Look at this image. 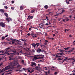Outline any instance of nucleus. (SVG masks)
Instances as JSON below:
<instances>
[{
	"label": "nucleus",
	"instance_id": "nucleus-28",
	"mask_svg": "<svg viewBox=\"0 0 75 75\" xmlns=\"http://www.w3.org/2000/svg\"><path fill=\"white\" fill-rule=\"evenodd\" d=\"M19 67H20V64H17V68H19Z\"/></svg>",
	"mask_w": 75,
	"mask_h": 75
},
{
	"label": "nucleus",
	"instance_id": "nucleus-63",
	"mask_svg": "<svg viewBox=\"0 0 75 75\" xmlns=\"http://www.w3.org/2000/svg\"><path fill=\"white\" fill-rule=\"evenodd\" d=\"M69 17H70V18H71V17H72V16L71 15H70L69 16Z\"/></svg>",
	"mask_w": 75,
	"mask_h": 75
},
{
	"label": "nucleus",
	"instance_id": "nucleus-16",
	"mask_svg": "<svg viewBox=\"0 0 75 75\" xmlns=\"http://www.w3.org/2000/svg\"><path fill=\"white\" fill-rule=\"evenodd\" d=\"M35 68L36 69H38H38H41V68H40V67H38V66L35 67Z\"/></svg>",
	"mask_w": 75,
	"mask_h": 75
},
{
	"label": "nucleus",
	"instance_id": "nucleus-46",
	"mask_svg": "<svg viewBox=\"0 0 75 75\" xmlns=\"http://www.w3.org/2000/svg\"><path fill=\"white\" fill-rule=\"evenodd\" d=\"M27 35H28L29 36H30V33H28V34H27Z\"/></svg>",
	"mask_w": 75,
	"mask_h": 75
},
{
	"label": "nucleus",
	"instance_id": "nucleus-45",
	"mask_svg": "<svg viewBox=\"0 0 75 75\" xmlns=\"http://www.w3.org/2000/svg\"><path fill=\"white\" fill-rule=\"evenodd\" d=\"M12 4H13V3H14V1H12Z\"/></svg>",
	"mask_w": 75,
	"mask_h": 75
},
{
	"label": "nucleus",
	"instance_id": "nucleus-10",
	"mask_svg": "<svg viewBox=\"0 0 75 75\" xmlns=\"http://www.w3.org/2000/svg\"><path fill=\"white\" fill-rule=\"evenodd\" d=\"M37 52H42V50H41V49H40V48H38L37 50Z\"/></svg>",
	"mask_w": 75,
	"mask_h": 75
},
{
	"label": "nucleus",
	"instance_id": "nucleus-32",
	"mask_svg": "<svg viewBox=\"0 0 75 75\" xmlns=\"http://www.w3.org/2000/svg\"><path fill=\"white\" fill-rule=\"evenodd\" d=\"M70 47H69V48H64V50H68V49H69V48Z\"/></svg>",
	"mask_w": 75,
	"mask_h": 75
},
{
	"label": "nucleus",
	"instance_id": "nucleus-52",
	"mask_svg": "<svg viewBox=\"0 0 75 75\" xmlns=\"http://www.w3.org/2000/svg\"><path fill=\"white\" fill-rule=\"evenodd\" d=\"M61 20V18H59L58 19V21H60Z\"/></svg>",
	"mask_w": 75,
	"mask_h": 75
},
{
	"label": "nucleus",
	"instance_id": "nucleus-38",
	"mask_svg": "<svg viewBox=\"0 0 75 75\" xmlns=\"http://www.w3.org/2000/svg\"><path fill=\"white\" fill-rule=\"evenodd\" d=\"M11 9H12V10H14V8L13 7H11Z\"/></svg>",
	"mask_w": 75,
	"mask_h": 75
},
{
	"label": "nucleus",
	"instance_id": "nucleus-13",
	"mask_svg": "<svg viewBox=\"0 0 75 75\" xmlns=\"http://www.w3.org/2000/svg\"><path fill=\"white\" fill-rule=\"evenodd\" d=\"M52 68L54 69H51L52 70V71H55V70H56V69H56V68H56L55 67H54V66H52Z\"/></svg>",
	"mask_w": 75,
	"mask_h": 75
},
{
	"label": "nucleus",
	"instance_id": "nucleus-62",
	"mask_svg": "<svg viewBox=\"0 0 75 75\" xmlns=\"http://www.w3.org/2000/svg\"><path fill=\"white\" fill-rule=\"evenodd\" d=\"M10 20L11 21H12V19L9 18V20Z\"/></svg>",
	"mask_w": 75,
	"mask_h": 75
},
{
	"label": "nucleus",
	"instance_id": "nucleus-39",
	"mask_svg": "<svg viewBox=\"0 0 75 75\" xmlns=\"http://www.w3.org/2000/svg\"><path fill=\"white\" fill-rule=\"evenodd\" d=\"M61 13H59L58 14H57L55 16H58V15H59V14H61Z\"/></svg>",
	"mask_w": 75,
	"mask_h": 75
},
{
	"label": "nucleus",
	"instance_id": "nucleus-50",
	"mask_svg": "<svg viewBox=\"0 0 75 75\" xmlns=\"http://www.w3.org/2000/svg\"><path fill=\"white\" fill-rule=\"evenodd\" d=\"M32 36L33 37H37V35H35L34 36V35H32Z\"/></svg>",
	"mask_w": 75,
	"mask_h": 75
},
{
	"label": "nucleus",
	"instance_id": "nucleus-8",
	"mask_svg": "<svg viewBox=\"0 0 75 75\" xmlns=\"http://www.w3.org/2000/svg\"><path fill=\"white\" fill-rule=\"evenodd\" d=\"M28 69L27 70H28V72H30V73H32V72H34V70H31V68H28Z\"/></svg>",
	"mask_w": 75,
	"mask_h": 75
},
{
	"label": "nucleus",
	"instance_id": "nucleus-20",
	"mask_svg": "<svg viewBox=\"0 0 75 75\" xmlns=\"http://www.w3.org/2000/svg\"><path fill=\"white\" fill-rule=\"evenodd\" d=\"M4 14L5 16H6V17H7V18H8V14L6 13H4Z\"/></svg>",
	"mask_w": 75,
	"mask_h": 75
},
{
	"label": "nucleus",
	"instance_id": "nucleus-11",
	"mask_svg": "<svg viewBox=\"0 0 75 75\" xmlns=\"http://www.w3.org/2000/svg\"><path fill=\"white\" fill-rule=\"evenodd\" d=\"M56 54L57 55H65L64 53H57Z\"/></svg>",
	"mask_w": 75,
	"mask_h": 75
},
{
	"label": "nucleus",
	"instance_id": "nucleus-57",
	"mask_svg": "<svg viewBox=\"0 0 75 75\" xmlns=\"http://www.w3.org/2000/svg\"><path fill=\"white\" fill-rule=\"evenodd\" d=\"M20 52L21 53H22L23 52V50H21V51H20Z\"/></svg>",
	"mask_w": 75,
	"mask_h": 75
},
{
	"label": "nucleus",
	"instance_id": "nucleus-47",
	"mask_svg": "<svg viewBox=\"0 0 75 75\" xmlns=\"http://www.w3.org/2000/svg\"><path fill=\"white\" fill-rule=\"evenodd\" d=\"M71 59L72 60H75V59H74V58H71Z\"/></svg>",
	"mask_w": 75,
	"mask_h": 75
},
{
	"label": "nucleus",
	"instance_id": "nucleus-59",
	"mask_svg": "<svg viewBox=\"0 0 75 75\" xmlns=\"http://www.w3.org/2000/svg\"><path fill=\"white\" fill-rule=\"evenodd\" d=\"M8 36V35H6V36H5V37H6V38Z\"/></svg>",
	"mask_w": 75,
	"mask_h": 75
},
{
	"label": "nucleus",
	"instance_id": "nucleus-27",
	"mask_svg": "<svg viewBox=\"0 0 75 75\" xmlns=\"http://www.w3.org/2000/svg\"><path fill=\"white\" fill-rule=\"evenodd\" d=\"M48 5H45V8H46V9H47L48 8V6H47Z\"/></svg>",
	"mask_w": 75,
	"mask_h": 75
},
{
	"label": "nucleus",
	"instance_id": "nucleus-56",
	"mask_svg": "<svg viewBox=\"0 0 75 75\" xmlns=\"http://www.w3.org/2000/svg\"><path fill=\"white\" fill-rule=\"evenodd\" d=\"M24 44L25 45H27V43H24Z\"/></svg>",
	"mask_w": 75,
	"mask_h": 75
},
{
	"label": "nucleus",
	"instance_id": "nucleus-61",
	"mask_svg": "<svg viewBox=\"0 0 75 75\" xmlns=\"http://www.w3.org/2000/svg\"><path fill=\"white\" fill-rule=\"evenodd\" d=\"M65 19H63V21H64V22H65Z\"/></svg>",
	"mask_w": 75,
	"mask_h": 75
},
{
	"label": "nucleus",
	"instance_id": "nucleus-60",
	"mask_svg": "<svg viewBox=\"0 0 75 75\" xmlns=\"http://www.w3.org/2000/svg\"><path fill=\"white\" fill-rule=\"evenodd\" d=\"M4 72L3 73H2V74H1V75H4Z\"/></svg>",
	"mask_w": 75,
	"mask_h": 75
},
{
	"label": "nucleus",
	"instance_id": "nucleus-53",
	"mask_svg": "<svg viewBox=\"0 0 75 75\" xmlns=\"http://www.w3.org/2000/svg\"><path fill=\"white\" fill-rule=\"evenodd\" d=\"M8 28H11V27L10 26H8Z\"/></svg>",
	"mask_w": 75,
	"mask_h": 75
},
{
	"label": "nucleus",
	"instance_id": "nucleus-36",
	"mask_svg": "<svg viewBox=\"0 0 75 75\" xmlns=\"http://www.w3.org/2000/svg\"><path fill=\"white\" fill-rule=\"evenodd\" d=\"M4 7L5 8H6V9H7L8 8V7L6 6H4Z\"/></svg>",
	"mask_w": 75,
	"mask_h": 75
},
{
	"label": "nucleus",
	"instance_id": "nucleus-31",
	"mask_svg": "<svg viewBox=\"0 0 75 75\" xmlns=\"http://www.w3.org/2000/svg\"><path fill=\"white\" fill-rule=\"evenodd\" d=\"M5 38V37H4V36H3L2 38H1V39L2 40H4Z\"/></svg>",
	"mask_w": 75,
	"mask_h": 75
},
{
	"label": "nucleus",
	"instance_id": "nucleus-18",
	"mask_svg": "<svg viewBox=\"0 0 75 75\" xmlns=\"http://www.w3.org/2000/svg\"><path fill=\"white\" fill-rule=\"evenodd\" d=\"M44 59H42V60H41L40 61H38V62H44Z\"/></svg>",
	"mask_w": 75,
	"mask_h": 75
},
{
	"label": "nucleus",
	"instance_id": "nucleus-6",
	"mask_svg": "<svg viewBox=\"0 0 75 75\" xmlns=\"http://www.w3.org/2000/svg\"><path fill=\"white\" fill-rule=\"evenodd\" d=\"M10 47H8L5 50V51H6L5 52H4L2 51V53H3V54L4 53L6 54H7L8 52V51H9V50H8V49H10Z\"/></svg>",
	"mask_w": 75,
	"mask_h": 75
},
{
	"label": "nucleus",
	"instance_id": "nucleus-49",
	"mask_svg": "<svg viewBox=\"0 0 75 75\" xmlns=\"http://www.w3.org/2000/svg\"><path fill=\"white\" fill-rule=\"evenodd\" d=\"M45 74H46V75H48V74H48V72H45Z\"/></svg>",
	"mask_w": 75,
	"mask_h": 75
},
{
	"label": "nucleus",
	"instance_id": "nucleus-54",
	"mask_svg": "<svg viewBox=\"0 0 75 75\" xmlns=\"http://www.w3.org/2000/svg\"><path fill=\"white\" fill-rule=\"evenodd\" d=\"M50 14H50V13H49L46 14V15H50Z\"/></svg>",
	"mask_w": 75,
	"mask_h": 75
},
{
	"label": "nucleus",
	"instance_id": "nucleus-12",
	"mask_svg": "<svg viewBox=\"0 0 75 75\" xmlns=\"http://www.w3.org/2000/svg\"><path fill=\"white\" fill-rule=\"evenodd\" d=\"M28 18H29V20H30L31 19H32V18H33V16H28Z\"/></svg>",
	"mask_w": 75,
	"mask_h": 75
},
{
	"label": "nucleus",
	"instance_id": "nucleus-1",
	"mask_svg": "<svg viewBox=\"0 0 75 75\" xmlns=\"http://www.w3.org/2000/svg\"><path fill=\"white\" fill-rule=\"evenodd\" d=\"M13 64H11V65H9L8 66L2 69V70L0 72H4V71L5 70H7V69H11L10 70H9L8 71H7L6 72H10V71H13V67H14L15 66V64H16V62H13Z\"/></svg>",
	"mask_w": 75,
	"mask_h": 75
},
{
	"label": "nucleus",
	"instance_id": "nucleus-37",
	"mask_svg": "<svg viewBox=\"0 0 75 75\" xmlns=\"http://www.w3.org/2000/svg\"><path fill=\"white\" fill-rule=\"evenodd\" d=\"M13 53H12V54H14H14H15V53H16V50H15L13 51Z\"/></svg>",
	"mask_w": 75,
	"mask_h": 75
},
{
	"label": "nucleus",
	"instance_id": "nucleus-34",
	"mask_svg": "<svg viewBox=\"0 0 75 75\" xmlns=\"http://www.w3.org/2000/svg\"><path fill=\"white\" fill-rule=\"evenodd\" d=\"M8 39V41H10V40H11V42H12V41L13 40V39H12V38H11L10 39Z\"/></svg>",
	"mask_w": 75,
	"mask_h": 75
},
{
	"label": "nucleus",
	"instance_id": "nucleus-14",
	"mask_svg": "<svg viewBox=\"0 0 75 75\" xmlns=\"http://www.w3.org/2000/svg\"><path fill=\"white\" fill-rule=\"evenodd\" d=\"M0 11H1V12L2 13H4L5 12L4 10L3 9H0Z\"/></svg>",
	"mask_w": 75,
	"mask_h": 75
},
{
	"label": "nucleus",
	"instance_id": "nucleus-58",
	"mask_svg": "<svg viewBox=\"0 0 75 75\" xmlns=\"http://www.w3.org/2000/svg\"><path fill=\"white\" fill-rule=\"evenodd\" d=\"M58 56L57 55H56V57H55L56 58H58Z\"/></svg>",
	"mask_w": 75,
	"mask_h": 75
},
{
	"label": "nucleus",
	"instance_id": "nucleus-43",
	"mask_svg": "<svg viewBox=\"0 0 75 75\" xmlns=\"http://www.w3.org/2000/svg\"><path fill=\"white\" fill-rule=\"evenodd\" d=\"M11 74V72H10L9 73H7V74L8 75V74Z\"/></svg>",
	"mask_w": 75,
	"mask_h": 75
},
{
	"label": "nucleus",
	"instance_id": "nucleus-25",
	"mask_svg": "<svg viewBox=\"0 0 75 75\" xmlns=\"http://www.w3.org/2000/svg\"><path fill=\"white\" fill-rule=\"evenodd\" d=\"M23 7L22 6H20V10H23Z\"/></svg>",
	"mask_w": 75,
	"mask_h": 75
},
{
	"label": "nucleus",
	"instance_id": "nucleus-7",
	"mask_svg": "<svg viewBox=\"0 0 75 75\" xmlns=\"http://www.w3.org/2000/svg\"><path fill=\"white\" fill-rule=\"evenodd\" d=\"M0 25L2 27H4L6 26V24L3 22H0Z\"/></svg>",
	"mask_w": 75,
	"mask_h": 75
},
{
	"label": "nucleus",
	"instance_id": "nucleus-19",
	"mask_svg": "<svg viewBox=\"0 0 75 75\" xmlns=\"http://www.w3.org/2000/svg\"><path fill=\"white\" fill-rule=\"evenodd\" d=\"M74 50V48H73L71 50H70L69 51V52H72V51H73V50Z\"/></svg>",
	"mask_w": 75,
	"mask_h": 75
},
{
	"label": "nucleus",
	"instance_id": "nucleus-9",
	"mask_svg": "<svg viewBox=\"0 0 75 75\" xmlns=\"http://www.w3.org/2000/svg\"><path fill=\"white\" fill-rule=\"evenodd\" d=\"M31 65L32 67H34V66H36L37 65H36V63H35L34 62H32L31 63Z\"/></svg>",
	"mask_w": 75,
	"mask_h": 75
},
{
	"label": "nucleus",
	"instance_id": "nucleus-15",
	"mask_svg": "<svg viewBox=\"0 0 75 75\" xmlns=\"http://www.w3.org/2000/svg\"><path fill=\"white\" fill-rule=\"evenodd\" d=\"M37 56H34V58L33 59V60L34 61L35 60H36V59H37Z\"/></svg>",
	"mask_w": 75,
	"mask_h": 75
},
{
	"label": "nucleus",
	"instance_id": "nucleus-3",
	"mask_svg": "<svg viewBox=\"0 0 75 75\" xmlns=\"http://www.w3.org/2000/svg\"><path fill=\"white\" fill-rule=\"evenodd\" d=\"M35 56L37 57L38 59H43V58L44 57V55L42 54L35 55Z\"/></svg>",
	"mask_w": 75,
	"mask_h": 75
},
{
	"label": "nucleus",
	"instance_id": "nucleus-51",
	"mask_svg": "<svg viewBox=\"0 0 75 75\" xmlns=\"http://www.w3.org/2000/svg\"><path fill=\"white\" fill-rule=\"evenodd\" d=\"M21 62H22V63H24V60H22Z\"/></svg>",
	"mask_w": 75,
	"mask_h": 75
},
{
	"label": "nucleus",
	"instance_id": "nucleus-64",
	"mask_svg": "<svg viewBox=\"0 0 75 75\" xmlns=\"http://www.w3.org/2000/svg\"><path fill=\"white\" fill-rule=\"evenodd\" d=\"M73 45H75V42H74L73 43Z\"/></svg>",
	"mask_w": 75,
	"mask_h": 75
},
{
	"label": "nucleus",
	"instance_id": "nucleus-21",
	"mask_svg": "<svg viewBox=\"0 0 75 75\" xmlns=\"http://www.w3.org/2000/svg\"><path fill=\"white\" fill-rule=\"evenodd\" d=\"M6 20H7L8 22H10V18H6Z\"/></svg>",
	"mask_w": 75,
	"mask_h": 75
},
{
	"label": "nucleus",
	"instance_id": "nucleus-55",
	"mask_svg": "<svg viewBox=\"0 0 75 75\" xmlns=\"http://www.w3.org/2000/svg\"><path fill=\"white\" fill-rule=\"evenodd\" d=\"M45 45H47V42H45Z\"/></svg>",
	"mask_w": 75,
	"mask_h": 75
},
{
	"label": "nucleus",
	"instance_id": "nucleus-24",
	"mask_svg": "<svg viewBox=\"0 0 75 75\" xmlns=\"http://www.w3.org/2000/svg\"><path fill=\"white\" fill-rule=\"evenodd\" d=\"M1 43L2 44H4V45H6V44H7L6 42H2Z\"/></svg>",
	"mask_w": 75,
	"mask_h": 75
},
{
	"label": "nucleus",
	"instance_id": "nucleus-26",
	"mask_svg": "<svg viewBox=\"0 0 75 75\" xmlns=\"http://www.w3.org/2000/svg\"><path fill=\"white\" fill-rule=\"evenodd\" d=\"M59 51H60L61 52H62V53H63V52H64V51H64V50H60Z\"/></svg>",
	"mask_w": 75,
	"mask_h": 75
},
{
	"label": "nucleus",
	"instance_id": "nucleus-23",
	"mask_svg": "<svg viewBox=\"0 0 75 75\" xmlns=\"http://www.w3.org/2000/svg\"><path fill=\"white\" fill-rule=\"evenodd\" d=\"M48 19V17L46 16V19H42L41 20H42V21H44V20H47Z\"/></svg>",
	"mask_w": 75,
	"mask_h": 75
},
{
	"label": "nucleus",
	"instance_id": "nucleus-35",
	"mask_svg": "<svg viewBox=\"0 0 75 75\" xmlns=\"http://www.w3.org/2000/svg\"><path fill=\"white\" fill-rule=\"evenodd\" d=\"M62 59H63L62 58V59H61V58H59L58 59L59 61H61V60H62Z\"/></svg>",
	"mask_w": 75,
	"mask_h": 75
},
{
	"label": "nucleus",
	"instance_id": "nucleus-4",
	"mask_svg": "<svg viewBox=\"0 0 75 75\" xmlns=\"http://www.w3.org/2000/svg\"><path fill=\"white\" fill-rule=\"evenodd\" d=\"M7 54V55H9V60H11V59H12V58H13V55H14V53L10 54L9 53H8Z\"/></svg>",
	"mask_w": 75,
	"mask_h": 75
},
{
	"label": "nucleus",
	"instance_id": "nucleus-33",
	"mask_svg": "<svg viewBox=\"0 0 75 75\" xmlns=\"http://www.w3.org/2000/svg\"><path fill=\"white\" fill-rule=\"evenodd\" d=\"M65 20L66 21H69V18H67L65 19Z\"/></svg>",
	"mask_w": 75,
	"mask_h": 75
},
{
	"label": "nucleus",
	"instance_id": "nucleus-22",
	"mask_svg": "<svg viewBox=\"0 0 75 75\" xmlns=\"http://www.w3.org/2000/svg\"><path fill=\"white\" fill-rule=\"evenodd\" d=\"M64 11H65V10L64 9L62 10V11H60V12H61V13H60L61 14H62V13H63V12H64Z\"/></svg>",
	"mask_w": 75,
	"mask_h": 75
},
{
	"label": "nucleus",
	"instance_id": "nucleus-44",
	"mask_svg": "<svg viewBox=\"0 0 75 75\" xmlns=\"http://www.w3.org/2000/svg\"><path fill=\"white\" fill-rule=\"evenodd\" d=\"M48 35V34H47V33H46L45 34V36H47Z\"/></svg>",
	"mask_w": 75,
	"mask_h": 75
},
{
	"label": "nucleus",
	"instance_id": "nucleus-5",
	"mask_svg": "<svg viewBox=\"0 0 75 75\" xmlns=\"http://www.w3.org/2000/svg\"><path fill=\"white\" fill-rule=\"evenodd\" d=\"M39 45L41 46V47H42V45H41V44H40L38 43H37L36 44H35L34 43H33L32 44V46H33V47H35V46H36V47H38Z\"/></svg>",
	"mask_w": 75,
	"mask_h": 75
},
{
	"label": "nucleus",
	"instance_id": "nucleus-48",
	"mask_svg": "<svg viewBox=\"0 0 75 75\" xmlns=\"http://www.w3.org/2000/svg\"><path fill=\"white\" fill-rule=\"evenodd\" d=\"M48 25V23H46L45 24V25Z\"/></svg>",
	"mask_w": 75,
	"mask_h": 75
},
{
	"label": "nucleus",
	"instance_id": "nucleus-17",
	"mask_svg": "<svg viewBox=\"0 0 75 75\" xmlns=\"http://www.w3.org/2000/svg\"><path fill=\"white\" fill-rule=\"evenodd\" d=\"M35 11V9H33L31 10L30 11L31 13H33Z\"/></svg>",
	"mask_w": 75,
	"mask_h": 75
},
{
	"label": "nucleus",
	"instance_id": "nucleus-42",
	"mask_svg": "<svg viewBox=\"0 0 75 75\" xmlns=\"http://www.w3.org/2000/svg\"><path fill=\"white\" fill-rule=\"evenodd\" d=\"M42 24H44V23H45V21H44V20L42 21Z\"/></svg>",
	"mask_w": 75,
	"mask_h": 75
},
{
	"label": "nucleus",
	"instance_id": "nucleus-30",
	"mask_svg": "<svg viewBox=\"0 0 75 75\" xmlns=\"http://www.w3.org/2000/svg\"><path fill=\"white\" fill-rule=\"evenodd\" d=\"M66 3L67 4H69V1L68 0L66 1Z\"/></svg>",
	"mask_w": 75,
	"mask_h": 75
},
{
	"label": "nucleus",
	"instance_id": "nucleus-41",
	"mask_svg": "<svg viewBox=\"0 0 75 75\" xmlns=\"http://www.w3.org/2000/svg\"><path fill=\"white\" fill-rule=\"evenodd\" d=\"M9 44H11V43H12V42H8Z\"/></svg>",
	"mask_w": 75,
	"mask_h": 75
},
{
	"label": "nucleus",
	"instance_id": "nucleus-29",
	"mask_svg": "<svg viewBox=\"0 0 75 75\" xmlns=\"http://www.w3.org/2000/svg\"><path fill=\"white\" fill-rule=\"evenodd\" d=\"M68 57H66V58L64 59V61H68Z\"/></svg>",
	"mask_w": 75,
	"mask_h": 75
},
{
	"label": "nucleus",
	"instance_id": "nucleus-40",
	"mask_svg": "<svg viewBox=\"0 0 75 75\" xmlns=\"http://www.w3.org/2000/svg\"><path fill=\"white\" fill-rule=\"evenodd\" d=\"M42 52H44L45 53H46V52L45 50H42Z\"/></svg>",
	"mask_w": 75,
	"mask_h": 75
},
{
	"label": "nucleus",
	"instance_id": "nucleus-2",
	"mask_svg": "<svg viewBox=\"0 0 75 75\" xmlns=\"http://www.w3.org/2000/svg\"><path fill=\"white\" fill-rule=\"evenodd\" d=\"M20 42V40H18L15 39H13L12 41V44H14V45L15 44V45H17V44L20 45V44L19 43Z\"/></svg>",
	"mask_w": 75,
	"mask_h": 75
}]
</instances>
